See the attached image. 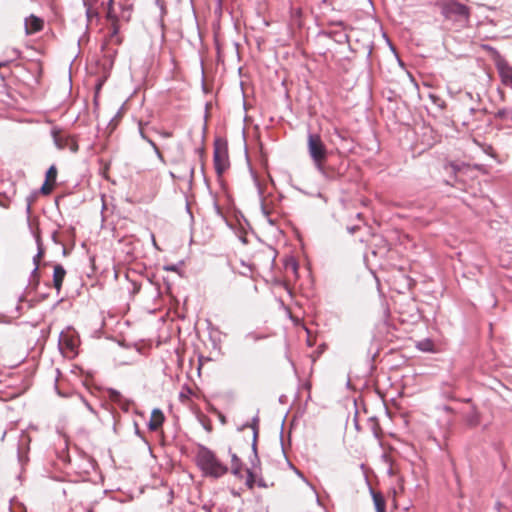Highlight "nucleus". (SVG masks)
I'll return each instance as SVG.
<instances>
[{
	"label": "nucleus",
	"mask_w": 512,
	"mask_h": 512,
	"mask_svg": "<svg viewBox=\"0 0 512 512\" xmlns=\"http://www.w3.org/2000/svg\"><path fill=\"white\" fill-rule=\"evenodd\" d=\"M483 48L488 52L489 56L492 58L494 63H498L500 60H503L504 57L499 53V51L490 46V45H483Z\"/></svg>",
	"instance_id": "16"
},
{
	"label": "nucleus",
	"mask_w": 512,
	"mask_h": 512,
	"mask_svg": "<svg viewBox=\"0 0 512 512\" xmlns=\"http://www.w3.org/2000/svg\"><path fill=\"white\" fill-rule=\"evenodd\" d=\"M81 400L82 402L84 403V405L86 406V408L91 412V413H96L94 408L84 399L81 397Z\"/></svg>",
	"instance_id": "36"
},
{
	"label": "nucleus",
	"mask_w": 512,
	"mask_h": 512,
	"mask_svg": "<svg viewBox=\"0 0 512 512\" xmlns=\"http://www.w3.org/2000/svg\"><path fill=\"white\" fill-rule=\"evenodd\" d=\"M171 135H172V134H171L170 132H163V133H162V136H163V137H166V138L171 137Z\"/></svg>",
	"instance_id": "44"
},
{
	"label": "nucleus",
	"mask_w": 512,
	"mask_h": 512,
	"mask_svg": "<svg viewBox=\"0 0 512 512\" xmlns=\"http://www.w3.org/2000/svg\"><path fill=\"white\" fill-rule=\"evenodd\" d=\"M214 167L218 175H221L229 167V159L225 147H220L218 142L214 147Z\"/></svg>",
	"instance_id": "5"
},
{
	"label": "nucleus",
	"mask_w": 512,
	"mask_h": 512,
	"mask_svg": "<svg viewBox=\"0 0 512 512\" xmlns=\"http://www.w3.org/2000/svg\"><path fill=\"white\" fill-rule=\"evenodd\" d=\"M229 453L231 455V473L238 477H242V461L241 459L235 454L231 452V449L229 450Z\"/></svg>",
	"instance_id": "13"
},
{
	"label": "nucleus",
	"mask_w": 512,
	"mask_h": 512,
	"mask_svg": "<svg viewBox=\"0 0 512 512\" xmlns=\"http://www.w3.org/2000/svg\"><path fill=\"white\" fill-rule=\"evenodd\" d=\"M307 147L315 168L321 175L326 176L324 162L327 159L328 151L321 136L317 133H309L307 137Z\"/></svg>",
	"instance_id": "3"
},
{
	"label": "nucleus",
	"mask_w": 512,
	"mask_h": 512,
	"mask_svg": "<svg viewBox=\"0 0 512 512\" xmlns=\"http://www.w3.org/2000/svg\"><path fill=\"white\" fill-rule=\"evenodd\" d=\"M147 142L149 143V145L153 148L155 154L157 155V157L161 160H163V156H162V153L160 152L158 146L156 145V143L151 140L150 138L147 139Z\"/></svg>",
	"instance_id": "25"
},
{
	"label": "nucleus",
	"mask_w": 512,
	"mask_h": 512,
	"mask_svg": "<svg viewBox=\"0 0 512 512\" xmlns=\"http://www.w3.org/2000/svg\"><path fill=\"white\" fill-rule=\"evenodd\" d=\"M191 393H192V390L190 389V387H189V386H187V385H186V386H184V387H183V389H182V391H181V392H180V394H179V398H180V400H181V401H184V400L188 399V396H189V394H191Z\"/></svg>",
	"instance_id": "24"
},
{
	"label": "nucleus",
	"mask_w": 512,
	"mask_h": 512,
	"mask_svg": "<svg viewBox=\"0 0 512 512\" xmlns=\"http://www.w3.org/2000/svg\"><path fill=\"white\" fill-rule=\"evenodd\" d=\"M358 229H359V226H357V225H354V226H348V227H347V231H348V233H350V234H354Z\"/></svg>",
	"instance_id": "38"
},
{
	"label": "nucleus",
	"mask_w": 512,
	"mask_h": 512,
	"mask_svg": "<svg viewBox=\"0 0 512 512\" xmlns=\"http://www.w3.org/2000/svg\"><path fill=\"white\" fill-rule=\"evenodd\" d=\"M370 494L372 496L376 512H386V501L382 493L370 488Z\"/></svg>",
	"instance_id": "12"
},
{
	"label": "nucleus",
	"mask_w": 512,
	"mask_h": 512,
	"mask_svg": "<svg viewBox=\"0 0 512 512\" xmlns=\"http://www.w3.org/2000/svg\"><path fill=\"white\" fill-rule=\"evenodd\" d=\"M112 10H113V0H108V3H107V17L108 18H113Z\"/></svg>",
	"instance_id": "31"
},
{
	"label": "nucleus",
	"mask_w": 512,
	"mask_h": 512,
	"mask_svg": "<svg viewBox=\"0 0 512 512\" xmlns=\"http://www.w3.org/2000/svg\"><path fill=\"white\" fill-rule=\"evenodd\" d=\"M83 4L84 6L86 7V15L88 18L91 17L93 11H92V7L91 5L89 4V1L88 0H83Z\"/></svg>",
	"instance_id": "28"
},
{
	"label": "nucleus",
	"mask_w": 512,
	"mask_h": 512,
	"mask_svg": "<svg viewBox=\"0 0 512 512\" xmlns=\"http://www.w3.org/2000/svg\"><path fill=\"white\" fill-rule=\"evenodd\" d=\"M164 419H165L164 414L160 409H158V408L153 409L151 419L148 423L149 429L151 431L158 430L162 426Z\"/></svg>",
	"instance_id": "11"
},
{
	"label": "nucleus",
	"mask_w": 512,
	"mask_h": 512,
	"mask_svg": "<svg viewBox=\"0 0 512 512\" xmlns=\"http://www.w3.org/2000/svg\"><path fill=\"white\" fill-rule=\"evenodd\" d=\"M262 212L263 214L265 215L266 219H267V222L271 225V226H274L275 225V220L271 219L269 217V212L266 210V208L264 206H262Z\"/></svg>",
	"instance_id": "30"
},
{
	"label": "nucleus",
	"mask_w": 512,
	"mask_h": 512,
	"mask_svg": "<svg viewBox=\"0 0 512 512\" xmlns=\"http://www.w3.org/2000/svg\"><path fill=\"white\" fill-rule=\"evenodd\" d=\"M66 276V270L61 264H57L54 266L53 271V286L59 293Z\"/></svg>",
	"instance_id": "10"
},
{
	"label": "nucleus",
	"mask_w": 512,
	"mask_h": 512,
	"mask_svg": "<svg viewBox=\"0 0 512 512\" xmlns=\"http://www.w3.org/2000/svg\"><path fill=\"white\" fill-rule=\"evenodd\" d=\"M356 217H357L358 219H361L362 214H361V213H357Z\"/></svg>",
	"instance_id": "48"
},
{
	"label": "nucleus",
	"mask_w": 512,
	"mask_h": 512,
	"mask_svg": "<svg viewBox=\"0 0 512 512\" xmlns=\"http://www.w3.org/2000/svg\"><path fill=\"white\" fill-rule=\"evenodd\" d=\"M135 426H137V424H135ZM136 432L139 433V429L138 427H136Z\"/></svg>",
	"instance_id": "53"
},
{
	"label": "nucleus",
	"mask_w": 512,
	"mask_h": 512,
	"mask_svg": "<svg viewBox=\"0 0 512 512\" xmlns=\"http://www.w3.org/2000/svg\"><path fill=\"white\" fill-rule=\"evenodd\" d=\"M509 115H510L509 110L506 108H503V109H499L495 116H496V118H499V119H506Z\"/></svg>",
	"instance_id": "26"
},
{
	"label": "nucleus",
	"mask_w": 512,
	"mask_h": 512,
	"mask_svg": "<svg viewBox=\"0 0 512 512\" xmlns=\"http://www.w3.org/2000/svg\"><path fill=\"white\" fill-rule=\"evenodd\" d=\"M193 174H194V167H191L190 168V176L193 177Z\"/></svg>",
	"instance_id": "47"
},
{
	"label": "nucleus",
	"mask_w": 512,
	"mask_h": 512,
	"mask_svg": "<svg viewBox=\"0 0 512 512\" xmlns=\"http://www.w3.org/2000/svg\"><path fill=\"white\" fill-rule=\"evenodd\" d=\"M43 28V20L39 17L31 15L25 20L26 34H33L39 32Z\"/></svg>",
	"instance_id": "9"
},
{
	"label": "nucleus",
	"mask_w": 512,
	"mask_h": 512,
	"mask_svg": "<svg viewBox=\"0 0 512 512\" xmlns=\"http://www.w3.org/2000/svg\"><path fill=\"white\" fill-rule=\"evenodd\" d=\"M336 35H337L336 41L338 43H344V42L348 41V35L347 34H345V33H338Z\"/></svg>",
	"instance_id": "29"
},
{
	"label": "nucleus",
	"mask_w": 512,
	"mask_h": 512,
	"mask_svg": "<svg viewBox=\"0 0 512 512\" xmlns=\"http://www.w3.org/2000/svg\"><path fill=\"white\" fill-rule=\"evenodd\" d=\"M51 135L55 146L59 150L69 149L73 153L78 151L77 142L69 135L62 134L58 128H53L51 130Z\"/></svg>",
	"instance_id": "4"
},
{
	"label": "nucleus",
	"mask_w": 512,
	"mask_h": 512,
	"mask_svg": "<svg viewBox=\"0 0 512 512\" xmlns=\"http://www.w3.org/2000/svg\"><path fill=\"white\" fill-rule=\"evenodd\" d=\"M211 338V342H212V347L213 349H216V350H220V340L218 339H215L213 338L212 336L210 337Z\"/></svg>",
	"instance_id": "32"
},
{
	"label": "nucleus",
	"mask_w": 512,
	"mask_h": 512,
	"mask_svg": "<svg viewBox=\"0 0 512 512\" xmlns=\"http://www.w3.org/2000/svg\"><path fill=\"white\" fill-rule=\"evenodd\" d=\"M296 473L310 487L315 496L317 504L321 505V501L315 487L304 477V475L300 471L297 470Z\"/></svg>",
	"instance_id": "21"
},
{
	"label": "nucleus",
	"mask_w": 512,
	"mask_h": 512,
	"mask_svg": "<svg viewBox=\"0 0 512 512\" xmlns=\"http://www.w3.org/2000/svg\"><path fill=\"white\" fill-rule=\"evenodd\" d=\"M51 239L52 241L55 243V244H60L62 245V243L59 241L58 239V232L57 231H54L51 235Z\"/></svg>",
	"instance_id": "33"
},
{
	"label": "nucleus",
	"mask_w": 512,
	"mask_h": 512,
	"mask_svg": "<svg viewBox=\"0 0 512 512\" xmlns=\"http://www.w3.org/2000/svg\"><path fill=\"white\" fill-rule=\"evenodd\" d=\"M26 213L28 216H30L31 214V207H32V202H33V196L30 195L26 198Z\"/></svg>",
	"instance_id": "27"
},
{
	"label": "nucleus",
	"mask_w": 512,
	"mask_h": 512,
	"mask_svg": "<svg viewBox=\"0 0 512 512\" xmlns=\"http://www.w3.org/2000/svg\"><path fill=\"white\" fill-rule=\"evenodd\" d=\"M372 50H373V45H372V44H370V45L368 46V52H367V59H368V60H369V59L371 58V56H372Z\"/></svg>",
	"instance_id": "39"
},
{
	"label": "nucleus",
	"mask_w": 512,
	"mask_h": 512,
	"mask_svg": "<svg viewBox=\"0 0 512 512\" xmlns=\"http://www.w3.org/2000/svg\"><path fill=\"white\" fill-rule=\"evenodd\" d=\"M417 348L423 352H430L433 349V344L430 340L426 339L418 342Z\"/></svg>",
	"instance_id": "22"
},
{
	"label": "nucleus",
	"mask_w": 512,
	"mask_h": 512,
	"mask_svg": "<svg viewBox=\"0 0 512 512\" xmlns=\"http://www.w3.org/2000/svg\"><path fill=\"white\" fill-rule=\"evenodd\" d=\"M257 485L261 488H267L268 485L266 484L265 480L263 478H260L256 481Z\"/></svg>",
	"instance_id": "37"
},
{
	"label": "nucleus",
	"mask_w": 512,
	"mask_h": 512,
	"mask_svg": "<svg viewBox=\"0 0 512 512\" xmlns=\"http://www.w3.org/2000/svg\"><path fill=\"white\" fill-rule=\"evenodd\" d=\"M12 54L14 55L15 58H18L20 56V51L18 49H13Z\"/></svg>",
	"instance_id": "40"
},
{
	"label": "nucleus",
	"mask_w": 512,
	"mask_h": 512,
	"mask_svg": "<svg viewBox=\"0 0 512 512\" xmlns=\"http://www.w3.org/2000/svg\"><path fill=\"white\" fill-rule=\"evenodd\" d=\"M440 13L457 30L466 28L470 24L471 9L457 0H445L439 3Z\"/></svg>",
	"instance_id": "2"
},
{
	"label": "nucleus",
	"mask_w": 512,
	"mask_h": 512,
	"mask_svg": "<svg viewBox=\"0 0 512 512\" xmlns=\"http://www.w3.org/2000/svg\"><path fill=\"white\" fill-rule=\"evenodd\" d=\"M244 427H250L253 430V439L257 441L258 438V431H259V417L256 415L252 418V421L250 424L244 425Z\"/></svg>",
	"instance_id": "18"
},
{
	"label": "nucleus",
	"mask_w": 512,
	"mask_h": 512,
	"mask_svg": "<svg viewBox=\"0 0 512 512\" xmlns=\"http://www.w3.org/2000/svg\"><path fill=\"white\" fill-rule=\"evenodd\" d=\"M430 98L432 99V101L434 103H436V101L439 99L437 96L433 95V94H430Z\"/></svg>",
	"instance_id": "43"
},
{
	"label": "nucleus",
	"mask_w": 512,
	"mask_h": 512,
	"mask_svg": "<svg viewBox=\"0 0 512 512\" xmlns=\"http://www.w3.org/2000/svg\"><path fill=\"white\" fill-rule=\"evenodd\" d=\"M465 421L467 425L471 427H475L480 423V415L479 412L475 408H471L465 414Z\"/></svg>",
	"instance_id": "14"
},
{
	"label": "nucleus",
	"mask_w": 512,
	"mask_h": 512,
	"mask_svg": "<svg viewBox=\"0 0 512 512\" xmlns=\"http://www.w3.org/2000/svg\"><path fill=\"white\" fill-rule=\"evenodd\" d=\"M36 244H37V254L33 257V263L36 265V263L39 264L40 258L44 255V248L42 245V241L39 235H36Z\"/></svg>",
	"instance_id": "17"
},
{
	"label": "nucleus",
	"mask_w": 512,
	"mask_h": 512,
	"mask_svg": "<svg viewBox=\"0 0 512 512\" xmlns=\"http://www.w3.org/2000/svg\"><path fill=\"white\" fill-rule=\"evenodd\" d=\"M109 399L117 404L125 412L129 411L130 401L125 399L121 393L113 388L107 390Z\"/></svg>",
	"instance_id": "8"
},
{
	"label": "nucleus",
	"mask_w": 512,
	"mask_h": 512,
	"mask_svg": "<svg viewBox=\"0 0 512 512\" xmlns=\"http://www.w3.org/2000/svg\"><path fill=\"white\" fill-rule=\"evenodd\" d=\"M233 495H238L237 491L232 492Z\"/></svg>",
	"instance_id": "52"
},
{
	"label": "nucleus",
	"mask_w": 512,
	"mask_h": 512,
	"mask_svg": "<svg viewBox=\"0 0 512 512\" xmlns=\"http://www.w3.org/2000/svg\"><path fill=\"white\" fill-rule=\"evenodd\" d=\"M57 178V168L55 165H51L46 171V181H50L52 183L56 182Z\"/></svg>",
	"instance_id": "20"
},
{
	"label": "nucleus",
	"mask_w": 512,
	"mask_h": 512,
	"mask_svg": "<svg viewBox=\"0 0 512 512\" xmlns=\"http://www.w3.org/2000/svg\"><path fill=\"white\" fill-rule=\"evenodd\" d=\"M156 4L162 7V5L160 4V0H156Z\"/></svg>",
	"instance_id": "49"
},
{
	"label": "nucleus",
	"mask_w": 512,
	"mask_h": 512,
	"mask_svg": "<svg viewBox=\"0 0 512 512\" xmlns=\"http://www.w3.org/2000/svg\"><path fill=\"white\" fill-rule=\"evenodd\" d=\"M140 135L142 137V139H144L145 141H147V139H149L143 132V130L140 128Z\"/></svg>",
	"instance_id": "41"
},
{
	"label": "nucleus",
	"mask_w": 512,
	"mask_h": 512,
	"mask_svg": "<svg viewBox=\"0 0 512 512\" xmlns=\"http://www.w3.org/2000/svg\"><path fill=\"white\" fill-rule=\"evenodd\" d=\"M508 86H510L512 88V84H509Z\"/></svg>",
	"instance_id": "54"
},
{
	"label": "nucleus",
	"mask_w": 512,
	"mask_h": 512,
	"mask_svg": "<svg viewBox=\"0 0 512 512\" xmlns=\"http://www.w3.org/2000/svg\"><path fill=\"white\" fill-rule=\"evenodd\" d=\"M196 464L206 477L218 479L228 472V467L218 459L216 454L204 445L198 446Z\"/></svg>",
	"instance_id": "1"
},
{
	"label": "nucleus",
	"mask_w": 512,
	"mask_h": 512,
	"mask_svg": "<svg viewBox=\"0 0 512 512\" xmlns=\"http://www.w3.org/2000/svg\"><path fill=\"white\" fill-rule=\"evenodd\" d=\"M451 167L453 168L454 171H456V166L454 164H451Z\"/></svg>",
	"instance_id": "50"
},
{
	"label": "nucleus",
	"mask_w": 512,
	"mask_h": 512,
	"mask_svg": "<svg viewBox=\"0 0 512 512\" xmlns=\"http://www.w3.org/2000/svg\"><path fill=\"white\" fill-rule=\"evenodd\" d=\"M59 345L62 348L73 353V352H75V350L77 348L78 339L75 336L70 335L69 333L61 332L60 337H59Z\"/></svg>",
	"instance_id": "7"
},
{
	"label": "nucleus",
	"mask_w": 512,
	"mask_h": 512,
	"mask_svg": "<svg viewBox=\"0 0 512 512\" xmlns=\"http://www.w3.org/2000/svg\"><path fill=\"white\" fill-rule=\"evenodd\" d=\"M495 66L498 70L502 83L504 85L512 84V67L508 64L505 58L496 63Z\"/></svg>",
	"instance_id": "6"
},
{
	"label": "nucleus",
	"mask_w": 512,
	"mask_h": 512,
	"mask_svg": "<svg viewBox=\"0 0 512 512\" xmlns=\"http://www.w3.org/2000/svg\"><path fill=\"white\" fill-rule=\"evenodd\" d=\"M53 184L54 183L45 180V182L43 183V185L40 188L41 193L44 195L50 194L53 189Z\"/></svg>",
	"instance_id": "23"
},
{
	"label": "nucleus",
	"mask_w": 512,
	"mask_h": 512,
	"mask_svg": "<svg viewBox=\"0 0 512 512\" xmlns=\"http://www.w3.org/2000/svg\"><path fill=\"white\" fill-rule=\"evenodd\" d=\"M256 476H257V472L252 470V469H247V478H246V486L249 488V489H252L256 483Z\"/></svg>",
	"instance_id": "19"
},
{
	"label": "nucleus",
	"mask_w": 512,
	"mask_h": 512,
	"mask_svg": "<svg viewBox=\"0 0 512 512\" xmlns=\"http://www.w3.org/2000/svg\"><path fill=\"white\" fill-rule=\"evenodd\" d=\"M293 269H294V270H296V269H297V264H296V263H294V264H293Z\"/></svg>",
	"instance_id": "51"
},
{
	"label": "nucleus",
	"mask_w": 512,
	"mask_h": 512,
	"mask_svg": "<svg viewBox=\"0 0 512 512\" xmlns=\"http://www.w3.org/2000/svg\"><path fill=\"white\" fill-rule=\"evenodd\" d=\"M301 14H302L301 9H296V10L292 11V17L294 20H296V18H300Z\"/></svg>",
	"instance_id": "34"
},
{
	"label": "nucleus",
	"mask_w": 512,
	"mask_h": 512,
	"mask_svg": "<svg viewBox=\"0 0 512 512\" xmlns=\"http://www.w3.org/2000/svg\"><path fill=\"white\" fill-rule=\"evenodd\" d=\"M166 270H168V271H175L176 267L174 265H172V266L166 267Z\"/></svg>",
	"instance_id": "45"
},
{
	"label": "nucleus",
	"mask_w": 512,
	"mask_h": 512,
	"mask_svg": "<svg viewBox=\"0 0 512 512\" xmlns=\"http://www.w3.org/2000/svg\"><path fill=\"white\" fill-rule=\"evenodd\" d=\"M38 269H39V266H38V263H36V265H34V269L31 272V277L33 279L38 277Z\"/></svg>",
	"instance_id": "35"
},
{
	"label": "nucleus",
	"mask_w": 512,
	"mask_h": 512,
	"mask_svg": "<svg viewBox=\"0 0 512 512\" xmlns=\"http://www.w3.org/2000/svg\"><path fill=\"white\" fill-rule=\"evenodd\" d=\"M250 464L252 470L256 471L260 466V459L257 453V441H252V456L250 457Z\"/></svg>",
	"instance_id": "15"
},
{
	"label": "nucleus",
	"mask_w": 512,
	"mask_h": 512,
	"mask_svg": "<svg viewBox=\"0 0 512 512\" xmlns=\"http://www.w3.org/2000/svg\"><path fill=\"white\" fill-rule=\"evenodd\" d=\"M476 111H477V110H476L475 108H470V113H471L472 115H473V114H475V113H476Z\"/></svg>",
	"instance_id": "46"
},
{
	"label": "nucleus",
	"mask_w": 512,
	"mask_h": 512,
	"mask_svg": "<svg viewBox=\"0 0 512 512\" xmlns=\"http://www.w3.org/2000/svg\"><path fill=\"white\" fill-rule=\"evenodd\" d=\"M10 63V61H0V67L7 66Z\"/></svg>",
	"instance_id": "42"
}]
</instances>
